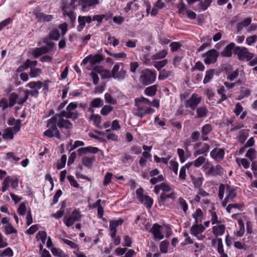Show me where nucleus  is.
<instances>
[{"instance_id":"obj_35","label":"nucleus","mask_w":257,"mask_h":257,"mask_svg":"<svg viewBox=\"0 0 257 257\" xmlns=\"http://www.w3.org/2000/svg\"><path fill=\"white\" fill-rule=\"evenodd\" d=\"M209 134V124H206L204 125L201 131V140L205 141L208 139V135Z\"/></svg>"},{"instance_id":"obj_38","label":"nucleus","mask_w":257,"mask_h":257,"mask_svg":"<svg viewBox=\"0 0 257 257\" xmlns=\"http://www.w3.org/2000/svg\"><path fill=\"white\" fill-rule=\"evenodd\" d=\"M49 36L50 39L54 41H58L60 39L61 35L59 30L54 29L50 32Z\"/></svg>"},{"instance_id":"obj_2","label":"nucleus","mask_w":257,"mask_h":257,"mask_svg":"<svg viewBox=\"0 0 257 257\" xmlns=\"http://www.w3.org/2000/svg\"><path fill=\"white\" fill-rule=\"evenodd\" d=\"M157 73L155 70L146 68L141 71L139 82L143 85H149L156 80Z\"/></svg>"},{"instance_id":"obj_44","label":"nucleus","mask_w":257,"mask_h":257,"mask_svg":"<svg viewBox=\"0 0 257 257\" xmlns=\"http://www.w3.org/2000/svg\"><path fill=\"white\" fill-rule=\"evenodd\" d=\"M67 160V156L66 155H63L60 160L57 162V169L58 170L62 169L65 166L66 162Z\"/></svg>"},{"instance_id":"obj_59","label":"nucleus","mask_w":257,"mask_h":257,"mask_svg":"<svg viewBox=\"0 0 257 257\" xmlns=\"http://www.w3.org/2000/svg\"><path fill=\"white\" fill-rule=\"evenodd\" d=\"M227 79L230 81H233L235 78L238 76V70H236L232 72L227 73Z\"/></svg>"},{"instance_id":"obj_39","label":"nucleus","mask_w":257,"mask_h":257,"mask_svg":"<svg viewBox=\"0 0 257 257\" xmlns=\"http://www.w3.org/2000/svg\"><path fill=\"white\" fill-rule=\"evenodd\" d=\"M217 243V251L219 253H222L224 252L223 248V244L222 239L220 238H217V239L212 240V245H214L216 243Z\"/></svg>"},{"instance_id":"obj_27","label":"nucleus","mask_w":257,"mask_h":257,"mask_svg":"<svg viewBox=\"0 0 257 257\" xmlns=\"http://www.w3.org/2000/svg\"><path fill=\"white\" fill-rule=\"evenodd\" d=\"M168 54L167 51L166 50H163L159 51L158 53L151 56V59L152 60H156L159 59H164Z\"/></svg>"},{"instance_id":"obj_17","label":"nucleus","mask_w":257,"mask_h":257,"mask_svg":"<svg viewBox=\"0 0 257 257\" xmlns=\"http://www.w3.org/2000/svg\"><path fill=\"white\" fill-rule=\"evenodd\" d=\"M204 229L205 228L202 224L195 223L192 226L190 232L192 235L197 237L198 234L203 232Z\"/></svg>"},{"instance_id":"obj_26","label":"nucleus","mask_w":257,"mask_h":257,"mask_svg":"<svg viewBox=\"0 0 257 257\" xmlns=\"http://www.w3.org/2000/svg\"><path fill=\"white\" fill-rule=\"evenodd\" d=\"M95 132L99 135L106 137V138L108 140H111L114 141H116L118 140L117 136L114 133L106 134L105 132H100L99 131H96Z\"/></svg>"},{"instance_id":"obj_31","label":"nucleus","mask_w":257,"mask_h":257,"mask_svg":"<svg viewBox=\"0 0 257 257\" xmlns=\"http://www.w3.org/2000/svg\"><path fill=\"white\" fill-rule=\"evenodd\" d=\"M236 196V192L235 189L232 187H228L227 189V195L225 197L226 200L232 202Z\"/></svg>"},{"instance_id":"obj_18","label":"nucleus","mask_w":257,"mask_h":257,"mask_svg":"<svg viewBox=\"0 0 257 257\" xmlns=\"http://www.w3.org/2000/svg\"><path fill=\"white\" fill-rule=\"evenodd\" d=\"M235 47V44L234 43H230L224 48L221 52V55L224 57H230L232 55V50L234 51Z\"/></svg>"},{"instance_id":"obj_52","label":"nucleus","mask_w":257,"mask_h":257,"mask_svg":"<svg viewBox=\"0 0 257 257\" xmlns=\"http://www.w3.org/2000/svg\"><path fill=\"white\" fill-rule=\"evenodd\" d=\"M42 70L40 68H31L30 72V76L31 78H36L40 75Z\"/></svg>"},{"instance_id":"obj_29","label":"nucleus","mask_w":257,"mask_h":257,"mask_svg":"<svg viewBox=\"0 0 257 257\" xmlns=\"http://www.w3.org/2000/svg\"><path fill=\"white\" fill-rule=\"evenodd\" d=\"M103 105V100L99 97L93 99L90 102L89 105L92 107L99 108Z\"/></svg>"},{"instance_id":"obj_36","label":"nucleus","mask_w":257,"mask_h":257,"mask_svg":"<svg viewBox=\"0 0 257 257\" xmlns=\"http://www.w3.org/2000/svg\"><path fill=\"white\" fill-rule=\"evenodd\" d=\"M223 174V169L219 165H217L215 167L210 166V174L213 175H218Z\"/></svg>"},{"instance_id":"obj_42","label":"nucleus","mask_w":257,"mask_h":257,"mask_svg":"<svg viewBox=\"0 0 257 257\" xmlns=\"http://www.w3.org/2000/svg\"><path fill=\"white\" fill-rule=\"evenodd\" d=\"M104 99L106 103L111 105H114L117 103L116 99L113 98L109 93H106L104 94Z\"/></svg>"},{"instance_id":"obj_56","label":"nucleus","mask_w":257,"mask_h":257,"mask_svg":"<svg viewBox=\"0 0 257 257\" xmlns=\"http://www.w3.org/2000/svg\"><path fill=\"white\" fill-rule=\"evenodd\" d=\"M37 237L41 239L42 243L44 244L46 243L47 239V233L45 231H39L38 233Z\"/></svg>"},{"instance_id":"obj_15","label":"nucleus","mask_w":257,"mask_h":257,"mask_svg":"<svg viewBox=\"0 0 257 257\" xmlns=\"http://www.w3.org/2000/svg\"><path fill=\"white\" fill-rule=\"evenodd\" d=\"M21 122L20 119H15L14 118H11L8 120L7 123L10 126L14 125V127H12L14 130V133L17 134L21 130Z\"/></svg>"},{"instance_id":"obj_21","label":"nucleus","mask_w":257,"mask_h":257,"mask_svg":"<svg viewBox=\"0 0 257 257\" xmlns=\"http://www.w3.org/2000/svg\"><path fill=\"white\" fill-rule=\"evenodd\" d=\"M159 86L157 84H155L149 86L145 88V94L149 96H154L156 94Z\"/></svg>"},{"instance_id":"obj_64","label":"nucleus","mask_w":257,"mask_h":257,"mask_svg":"<svg viewBox=\"0 0 257 257\" xmlns=\"http://www.w3.org/2000/svg\"><path fill=\"white\" fill-rule=\"evenodd\" d=\"M67 178L71 186L77 188L79 187V185L73 176L69 175Z\"/></svg>"},{"instance_id":"obj_46","label":"nucleus","mask_w":257,"mask_h":257,"mask_svg":"<svg viewBox=\"0 0 257 257\" xmlns=\"http://www.w3.org/2000/svg\"><path fill=\"white\" fill-rule=\"evenodd\" d=\"M10 182L11 177L10 176H8L4 179L2 183V186L1 188V191L3 192H6L8 189V188L10 186Z\"/></svg>"},{"instance_id":"obj_37","label":"nucleus","mask_w":257,"mask_h":257,"mask_svg":"<svg viewBox=\"0 0 257 257\" xmlns=\"http://www.w3.org/2000/svg\"><path fill=\"white\" fill-rule=\"evenodd\" d=\"M168 63V60L165 59L161 61L155 62L154 66L159 71L162 70V68L165 67Z\"/></svg>"},{"instance_id":"obj_13","label":"nucleus","mask_w":257,"mask_h":257,"mask_svg":"<svg viewBox=\"0 0 257 257\" xmlns=\"http://www.w3.org/2000/svg\"><path fill=\"white\" fill-rule=\"evenodd\" d=\"M35 18L37 21L40 23L49 22L54 19V16L52 15H47L39 11L34 12Z\"/></svg>"},{"instance_id":"obj_7","label":"nucleus","mask_w":257,"mask_h":257,"mask_svg":"<svg viewBox=\"0 0 257 257\" xmlns=\"http://www.w3.org/2000/svg\"><path fill=\"white\" fill-rule=\"evenodd\" d=\"M234 53L237 55L238 59L241 61H249L254 57L253 54L249 52L245 47H236L234 49Z\"/></svg>"},{"instance_id":"obj_60","label":"nucleus","mask_w":257,"mask_h":257,"mask_svg":"<svg viewBox=\"0 0 257 257\" xmlns=\"http://www.w3.org/2000/svg\"><path fill=\"white\" fill-rule=\"evenodd\" d=\"M245 156L247 157L251 161H252L253 160L256 158L255 150L253 149H249L247 151Z\"/></svg>"},{"instance_id":"obj_33","label":"nucleus","mask_w":257,"mask_h":257,"mask_svg":"<svg viewBox=\"0 0 257 257\" xmlns=\"http://www.w3.org/2000/svg\"><path fill=\"white\" fill-rule=\"evenodd\" d=\"M43 84V82L40 81H31L28 83L26 86L33 89L39 90L42 87Z\"/></svg>"},{"instance_id":"obj_43","label":"nucleus","mask_w":257,"mask_h":257,"mask_svg":"<svg viewBox=\"0 0 257 257\" xmlns=\"http://www.w3.org/2000/svg\"><path fill=\"white\" fill-rule=\"evenodd\" d=\"M13 255L14 251L10 247L4 249L0 253V257H12Z\"/></svg>"},{"instance_id":"obj_53","label":"nucleus","mask_w":257,"mask_h":257,"mask_svg":"<svg viewBox=\"0 0 257 257\" xmlns=\"http://www.w3.org/2000/svg\"><path fill=\"white\" fill-rule=\"evenodd\" d=\"M169 163L170 165V168L176 175H177L179 166L178 163L176 161L172 160L170 161Z\"/></svg>"},{"instance_id":"obj_12","label":"nucleus","mask_w":257,"mask_h":257,"mask_svg":"<svg viewBox=\"0 0 257 257\" xmlns=\"http://www.w3.org/2000/svg\"><path fill=\"white\" fill-rule=\"evenodd\" d=\"M162 227L161 225L154 223L150 230L154 237L156 239L161 240L164 238V235L162 232Z\"/></svg>"},{"instance_id":"obj_45","label":"nucleus","mask_w":257,"mask_h":257,"mask_svg":"<svg viewBox=\"0 0 257 257\" xmlns=\"http://www.w3.org/2000/svg\"><path fill=\"white\" fill-rule=\"evenodd\" d=\"M238 224L239 227V230L237 231L236 235L237 236L241 237L243 236L244 233V225L243 220L241 219L238 220Z\"/></svg>"},{"instance_id":"obj_5","label":"nucleus","mask_w":257,"mask_h":257,"mask_svg":"<svg viewBox=\"0 0 257 257\" xmlns=\"http://www.w3.org/2000/svg\"><path fill=\"white\" fill-rule=\"evenodd\" d=\"M82 217L79 209H75L69 216H65L63 218V222L67 227H70L75 222L80 221Z\"/></svg>"},{"instance_id":"obj_3","label":"nucleus","mask_w":257,"mask_h":257,"mask_svg":"<svg viewBox=\"0 0 257 257\" xmlns=\"http://www.w3.org/2000/svg\"><path fill=\"white\" fill-rule=\"evenodd\" d=\"M135 107L133 113L135 116L143 118L145 115L153 113L155 110L150 106L144 105L142 103H135Z\"/></svg>"},{"instance_id":"obj_8","label":"nucleus","mask_w":257,"mask_h":257,"mask_svg":"<svg viewBox=\"0 0 257 257\" xmlns=\"http://www.w3.org/2000/svg\"><path fill=\"white\" fill-rule=\"evenodd\" d=\"M126 72V71L123 68L120 69L119 64H115L112 68L111 76L114 79L122 80L124 79Z\"/></svg>"},{"instance_id":"obj_28","label":"nucleus","mask_w":257,"mask_h":257,"mask_svg":"<svg viewBox=\"0 0 257 257\" xmlns=\"http://www.w3.org/2000/svg\"><path fill=\"white\" fill-rule=\"evenodd\" d=\"M3 228L4 229V231L6 235H10L13 233L17 234L18 232L17 230L14 227L11 223L4 225Z\"/></svg>"},{"instance_id":"obj_50","label":"nucleus","mask_w":257,"mask_h":257,"mask_svg":"<svg viewBox=\"0 0 257 257\" xmlns=\"http://www.w3.org/2000/svg\"><path fill=\"white\" fill-rule=\"evenodd\" d=\"M178 204L184 212L186 213L188 209V206L186 201L183 198L180 197L178 199Z\"/></svg>"},{"instance_id":"obj_62","label":"nucleus","mask_w":257,"mask_h":257,"mask_svg":"<svg viewBox=\"0 0 257 257\" xmlns=\"http://www.w3.org/2000/svg\"><path fill=\"white\" fill-rule=\"evenodd\" d=\"M62 192L60 189H59L56 191L54 196H53L52 202L51 203V206L54 205V204L58 202V199L59 197L62 195Z\"/></svg>"},{"instance_id":"obj_40","label":"nucleus","mask_w":257,"mask_h":257,"mask_svg":"<svg viewBox=\"0 0 257 257\" xmlns=\"http://www.w3.org/2000/svg\"><path fill=\"white\" fill-rule=\"evenodd\" d=\"M113 109V107L111 105H103L102 108L100 110V114L103 116L107 115Z\"/></svg>"},{"instance_id":"obj_34","label":"nucleus","mask_w":257,"mask_h":257,"mask_svg":"<svg viewBox=\"0 0 257 257\" xmlns=\"http://www.w3.org/2000/svg\"><path fill=\"white\" fill-rule=\"evenodd\" d=\"M89 119L93 122V124L96 126L99 127L101 122V117L98 114H91L89 117Z\"/></svg>"},{"instance_id":"obj_24","label":"nucleus","mask_w":257,"mask_h":257,"mask_svg":"<svg viewBox=\"0 0 257 257\" xmlns=\"http://www.w3.org/2000/svg\"><path fill=\"white\" fill-rule=\"evenodd\" d=\"M192 217L195 220V223L201 224L202 220L204 219L203 212L199 208L196 209L195 213L192 214Z\"/></svg>"},{"instance_id":"obj_48","label":"nucleus","mask_w":257,"mask_h":257,"mask_svg":"<svg viewBox=\"0 0 257 257\" xmlns=\"http://www.w3.org/2000/svg\"><path fill=\"white\" fill-rule=\"evenodd\" d=\"M191 180L194 186L196 188H200L203 183V178L202 177H191Z\"/></svg>"},{"instance_id":"obj_47","label":"nucleus","mask_w":257,"mask_h":257,"mask_svg":"<svg viewBox=\"0 0 257 257\" xmlns=\"http://www.w3.org/2000/svg\"><path fill=\"white\" fill-rule=\"evenodd\" d=\"M250 94V90L248 88L242 87L240 90V94L238 96L237 99L241 100L245 97H248Z\"/></svg>"},{"instance_id":"obj_57","label":"nucleus","mask_w":257,"mask_h":257,"mask_svg":"<svg viewBox=\"0 0 257 257\" xmlns=\"http://www.w3.org/2000/svg\"><path fill=\"white\" fill-rule=\"evenodd\" d=\"M43 49L41 47L35 48L32 50V54L34 58H37L44 54L42 51Z\"/></svg>"},{"instance_id":"obj_20","label":"nucleus","mask_w":257,"mask_h":257,"mask_svg":"<svg viewBox=\"0 0 257 257\" xmlns=\"http://www.w3.org/2000/svg\"><path fill=\"white\" fill-rule=\"evenodd\" d=\"M225 227L224 225L220 223L217 224L212 228V232L215 236L222 235L225 231Z\"/></svg>"},{"instance_id":"obj_51","label":"nucleus","mask_w":257,"mask_h":257,"mask_svg":"<svg viewBox=\"0 0 257 257\" xmlns=\"http://www.w3.org/2000/svg\"><path fill=\"white\" fill-rule=\"evenodd\" d=\"M135 103H142L143 104H144V105H148L149 106H150L151 104V101L148 98L144 97L136 98L135 100Z\"/></svg>"},{"instance_id":"obj_54","label":"nucleus","mask_w":257,"mask_h":257,"mask_svg":"<svg viewBox=\"0 0 257 257\" xmlns=\"http://www.w3.org/2000/svg\"><path fill=\"white\" fill-rule=\"evenodd\" d=\"M6 159L10 161L18 162L20 160V158L18 157H17L14 153L9 152L6 154Z\"/></svg>"},{"instance_id":"obj_10","label":"nucleus","mask_w":257,"mask_h":257,"mask_svg":"<svg viewBox=\"0 0 257 257\" xmlns=\"http://www.w3.org/2000/svg\"><path fill=\"white\" fill-rule=\"evenodd\" d=\"M123 220L119 218L118 220H112L109 221L110 235L111 238H114L116 235L117 227L121 225Z\"/></svg>"},{"instance_id":"obj_49","label":"nucleus","mask_w":257,"mask_h":257,"mask_svg":"<svg viewBox=\"0 0 257 257\" xmlns=\"http://www.w3.org/2000/svg\"><path fill=\"white\" fill-rule=\"evenodd\" d=\"M218 56V52L214 49L210 50V64L215 63Z\"/></svg>"},{"instance_id":"obj_1","label":"nucleus","mask_w":257,"mask_h":257,"mask_svg":"<svg viewBox=\"0 0 257 257\" xmlns=\"http://www.w3.org/2000/svg\"><path fill=\"white\" fill-rule=\"evenodd\" d=\"M76 102L70 103L66 107V110L61 111L52 116L47 122V127L43 135L47 138L55 137L60 138V134L58 130H68L72 128L73 124L67 118L75 120L79 117L78 112L74 110L77 107Z\"/></svg>"},{"instance_id":"obj_22","label":"nucleus","mask_w":257,"mask_h":257,"mask_svg":"<svg viewBox=\"0 0 257 257\" xmlns=\"http://www.w3.org/2000/svg\"><path fill=\"white\" fill-rule=\"evenodd\" d=\"M14 130L12 127H7L5 130L3 134L2 135V138L4 140H13L14 139Z\"/></svg>"},{"instance_id":"obj_23","label":"nucleus","mask_w":257,"mask_h":257,"mask_svg":"<svg viewBox=\"0 0 257 257\" xmlns=\"http://www.w3.org/2000/svg\"><path fill=\"white\" fill-rule=\"evenodd\" d=\"M159 74L158 76L159 80H164L172 76V71L165 69H163L159 71Z\"/></svg>"},{"instance_id":"obj_30","label":"nucleus","mask_w":257,"mask_h":257,"mask_svg":"<svg viewBox=\"0 0 257 257\" xmlns=\"http://www.w3.org/2000/svg\"><path fill=\"white\" fill-rule=\"evenodd\" d=\"M251 20L250 18H247L237 25V30L238 32H240L243 27H247L251 23Z\"/></svg>"},{"instance_id":"obj_6","label":"nucleus","mask_w":257,"mask_h":257,"mask_svg":"<svg viewBox=\"0 0 257 257\" xmlns=\"http://www.w3.org/2000/svg\"><path fill=\"white\" fill-rule=\"evenodd\" d=\"M144 190L140 187L136 190V195L138 200L144 204L147 209H150L153 204V200L148 195L144 194Z\"/></svg>"},{"instance_id":"obj_41","label":"nucleus","mask_w":257,"mask_h":257,"mask_svg":"<svg viewBox=\"0 0 257 257\" xmlns=\"http://www.w3.org/2000/svg\"><path fill=\"white\" fill-rule=\"evenodd\" d=\"M51 251L53 255L57 257H65L66 255L64 251L60 248L52 247Z\"/></svg>"},{"instance_id":"obj_25","label":"nucleus","mask_w":257,"mask_h":257,"mask_svg":"<svg viewBox=\"0 0 257 257\" xmlns=\"http://www.w3.org/2000/svg\"><path fill=\"white\" fill-rule=\"evenodd\" d=\"M95 160V158L94 156L91 157H84L82 158V165L88 168L91 169Z\"/></svg>"},{"instance_id":"obj_4","label":"nucleus","mask_w":257,"mask_h":257,"mask_svg":"<svg viewBox=\"0 0 257 257\" xmlns=\"http://www.w3.org/2000/svg\"><path fill=\"white\" fill-rule=\"evenodd\" d=\"M62 11L64 18L68 17L67 21L73 25L76 21V14L74 13V9L67 6V2L64 1L62 3Z\"/></svg>"},{"instance_id":"obj_11","label":"nucleus","mask_w":257,"mask_h":257,"mask_svg":"<svg viewBox=\"0 0 257 257\" xmlns=\"http://www.w3.org/2000/svg\"><path fill=\"white\" fill-rule=\"evenodd\" d=\"M201 97L197 94H193L191 97L186 101V106L189 107L191 109L194 110L200 103Z\"/></svg>"},{"instance_id":"obj_9","label":"nucleus","mask_w":257,"mask_h":257,"mask_svg":"<svg viewBox=\"0 0 257 257\" xmlns=\"http://www.w3.org/2000/svg\"><path fill=\"white\" fill-rule=\"evenodd\" d=\"M102 0H82L78 1V5L82 8L83 11H87L90 8H94L99 5Z\"/></svg>"},{"instance_id":"obj_63","label":"nucleus","mask_w":257,"mask_h":257,"mask_svg":"<svg viewBox=\"0 0 257 257\" xmlns=\"http://www.w3.org/2000/svg\"><path fill=\"white\" fill-rule=\"evenodd\" d=\"M204 68L205 67L203 63L200 61H197V62H196L194 66L192 68L191 71L193 72L195 70L203 71H204Z\"/></svg>"},{"instance_id":"obj_58","label":"nucleus","mask_w":257,"mask_h":257,"mask_svg":"<svg viewBox=\"0 0 257 257\" xmlns=\"http://www.w3.org/2000/svg\"><path fill=\"white\" fill-rule=\"evenodd\" d=\"M112 175V174L110 172H107L105 174L104 180L103 181V185L104 186H107L111 182Z\"/></svg>"},{"instance_id":"obj_16","label":"nucleus","mask_w":257,"mask_h":257,"mask_svg":"<svg viewBox=\"0 0 257 257\" xmlns=\"http://www.w3.org/2000/svg\"><path fill=\"white\" fill-rule=\"evenodd\" d=\"M174 200L175 198V193L173 192L169 194L165 193H162L158 198V204L161 206L164 204V203L168 200V199Z\"/></svg>"},{"instance_id":"obj_55","label":"nucleus","mask_w":257,"mask_h":257,"mask_svg":"<svg viewBox=\"0 0 257 257\" xmlns=\"http://www.w3.org/2000/svg\"><path fill=\"white\" fill-rule=\"evenodd\" d=\"M164 179L162 175H159L156 177L152 178L150 180V182L152 185H155L159 182L164 181Z\"/></svg>"},{"instance_id":"obj_14","label":"nucleus","mask_w":257,"mask_h":257,"mask_svg":"<svg viewBox=\"0 0 257 257\" xmlns=\"http://www.w3.org/2000/svg\"><path fill=\"white\" fill-rule=\"evenodd\" d=\"M211 157L216 162H219L223 159L224 151L222 149H214L210 153Z\"/></svg>"},{"instance_id":"obj_19","label":"nucleus","mask_w":257,"mask_h":257,"mask_svg":"<svg viewBox=\"0 0 257 257\" xmlns=\"http://www.w3.org/2000/svg\"><path fill=\"white\" fill-rule=\"evenodd\" d=\"M104 59V56L101 54H97L94 56L91 55L90 59V64L92 66L99 64Z\"/></svg>"},{"instance_id":"obj_61","label":"nucleus","mask_w":257,"mask_h":257,"mask_svg":"<svg viewBox=\"0 0 257 257\" xmlns=\"http://www.w3.org/2000/svg\"><path fill=\"white\" fill-rule=\"evenodd\" d=\"M26 206L24 202H22L18 209V213L19 215L24 216L26 213Z\"/></svg>"},{"instance_id":"obj_32","label":"nucleus","mask_w":257,"mask_h":257,"mask_svg":"<svg viewBox=\"0 0 257 257\" xmlns=\"http://www.w3.org/2000/svg\"><path fill=\"white\" fill-rule=\"evenodd\" d=\"M18 99V94L16 92H12L9 96V106L12 107L15 104L17 103V99Z\"/></svg>"}]
</instances>
